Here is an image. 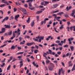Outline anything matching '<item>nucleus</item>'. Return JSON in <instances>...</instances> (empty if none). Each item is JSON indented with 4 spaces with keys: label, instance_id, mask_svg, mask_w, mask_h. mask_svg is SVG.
I'll use <instances>...</instances> for the list:
<instances>
[{
    "label": "nucleus",
    "instance_id": "obj_44",
    "mask_svg": "<svg viewBox=\"0 0 75 75\" xmlns=\"http://www.w3.org/2000/svg\"><path fill=\"white\" fill-rule=\"evenodd\" d=\"M30 38V37L29 36H25V38Z\"/></svg>",
    "mask_w": 75,
    "mask_h": 75
},
{
    "label": "nucleus",
    "instance_id": "obj_62",
    "mask_svg": "<svg viewBox=\"0 0 75 75\" xmlns=\"http://www.w3.org/2000/svg\"><path fill=\"white\" fill-rule=\"evenodd\" d=\"M64 14V12H60V15H62V14Z\"/></svg>",
    "mask_w": 75,
    "mask_h": 75
},
{
    "label": "nucleus",
    "instance_id": "obj_61",
    "mask_svg": "<svg viewBox=\"0 0 75 75\" xmlns=\"http://www.w3.org/2000/svg\"><path fill=\"white\" fill-rule=\"evenodd\" d=\"M52 18V16H49L48 17V18Z\"/></svg>",
    "mask_w": 75,
    "mask_h": 75
},
{
    "label": "nucleus",
    "instance_id": "obj_14",
    "mask_svg": "<svg viewBox=\"0 0 75 75\" xmlns=\"http://www.w3.org/2000/svg\"><path fill=\"white\" fill-rule=\"evenodd\" d=\"M49 19L48 18H46L44 20V23L46 24V21L49 20Z\"/></svg>",
    "mask_w": 75,
    "mask_h": 75
},
{
    "label": "nucleus",
    "instance_id": "obj_50",
    "mask_svg": "<svg viewBox=\"0 0 75 75\" xmlns=\"http://www.w3.org/2000/svg\"><path fill=\"white\" fill-rule=\"evenodd\" d=\"M35 43L34 42H32V43H30V45H33V44H34Z\"/></svg>",
    "mask_w": 75,
    "mask_h": 75
},
{
    "label": "nucleus",
    "instance_id": "obj_64",
    "mask_svg": "<svg viewBox=\"0 0 75 75\" xmlns=\"http://www.w3.org/2000/svg\"><path fill=\"white\" fill-rule=\"evenodd\" d=\"M72 13H74V14L75 13V9H74L72 11Z\"/></svg>",
    "mask_w": 75,
    "mask_h": 75
},
{
    "label": "nucleus",
    "instance_id": "obj_41",
    "mask_svg": "<svg viewBox=\"0 0 75 75\" xmlns=\"http://www.w3.org/2000/svg\"><path fill=\"white\" fill-rule=\"evenodd\" d=\"M4 19H5L6 20H8V17L6 16Z\"/></svg>",
    "mask_w": 75,
    "mask_h": 75
},
{
    "label": "nucleus",
    "instance_id": "obj_32",
    "mask_svg": "<svg viewBox=\"0 0 75 75\" xmlns=\"http://www.w3.org/2000/svg\"><path fill=\"white\" fill-rule=\"evenodd\" d=\"M40 38L41 40H44V36H42V37H40Z\"/></svg>",
    "mask_w": 75,
    "mask_h": 75
},
{
    "label": "nucleus",
    "instance_id": "obj_36",
    "mask_svg": "<svg viewBox=\"0 0 75 75\" xmlns=\"http://www.w3.org/2000/svg\"><path fill=\"white\" fill-rule=\"evenodd\" d=\"M13 19H14V18L13 17V16H12L10 17V18L9 20H13Z\"/></svg>",
    "mask_w": 75,
    "mask_h": 75
},
{
    "label": "nucleus",
    "instance_id": "obj_58",
    "mask_svg": "<svg viewBox=\"0 0 75 75\" xmlns=\"http://www.w3.org/2000/svg\"><path fill=\"white\" fill-rule=\"evenodd\" d=\"M23 62L21 60V62H19V63L20 64H23Z\"/></svg>",
    "mask_w": 75,
    "mask_h": 75
},
{
    "label": "nucleus",
    "instance_id": "obj_60",
    "mask_svg": "<svg viewBox=\"0 0 75 75\" xmlns=\"http://www.w3.org/2000/svg\"><path fill=\"white\" fill-rule=\"evenodd\" d=\"M28 72H29V70L28 69V70H27V71H26L27 75V74H28Z\"/></svg>",
    "mask_w": 75,
    "mask_h": 75
},
{
    "label": "nucleus",
    "instance_id": "obj_5",
    "mask_svg": "<svg viewBox=\"0 0 75 75\" xmlns=\"http://www.w3.org/2000/svg\"><path fill=\"white\" fill-rule=\"evenodd\" d=\"M56 43H59V44H58L59 45H60V46H62V45L61 43L60 42V41L59 40H57L55 42Z\"/></svg>",
    "mask_w": 75,
    "mask_h": 75
},
{
    "label": "nucleus",
    "instance_id": "obj_59",
    "mask_svg": "<svg viewBox=\"0 0 75 75\" xmlns=\"http://www.w3.org/2000/svg\"><path fill=\"white\" fill-rule=\"evenodd\" d=\"M18 59H13L12 61V62H14V61H16V60H17Z\"/></svg>",
    "mask_w": 75,
    "mask_h": 75
},
{
    "label": "nucleus",
    "instance_id": "obj_37",
    "mask_svg": "<svg viewBox=\"0 0 75 75\" xmlns=\"http://www.w3.org/2000/svg\"><path fill=\"white\" fill-rule=\"evenodd\" d=\"M34 53L35 54H37V52H38V50H34Z\"/></svg>",
    "mask_w": 75,
    "mask_h": 75
},
{
    "label": "nucleus",
    "instance_id": "obj_7",
    "mask_svg": "<svg viewBox=\"0 0 75 75\" xmlns=\"http://www.w3.org/2000/svg\"><path fill=\"white\" fill-rule=\"evenodd\" d=\"M22 11L24 13V14H27V10H26V9H23Z\"/></svg>",
    "mask_w": 75,
    "mask_h": 75
},
{
    "label": "nucleus",
    "instance_id": "obj_25",
    "mask_svg": "<svg viewBox=\"0 0 75 75\" xmlns=\"http://www.w3.org/2000/svg\"><path fill=\"white\" fill-rule=\"evenodd\" d=\"M61 71H62V74H64V70L62 68H61Z\"/></svg>",
    "mask_w": 75,
    "mask_h": 75
},
{
    "label": "nucleus",
    "instance_id": "obj_24",
    "mask_svg": "<svg viewBox=\"0 0 75 75\" xmlns=\"http://www.w3.org/2000/svg\"><path fill=\"white\" fill-rule=\"evenodd\" d=\"M23 53H24V52H19L17 53V55H19V54H23Z\"/></svg>",
    "mask_w": 75,
    "mask_h": 75
},
{
    "label": "nucleus",
    "instance_id": "obj_15",
    "mask_svg": "<svg viewBox=\"0 0 75 75\" xmlns=\"http://www.w3.org/2000/svg\"><path fill=\"white\" fill-rule=\"evenodd\" d=\"M26 21L28 23H29L30 21V18H28V20Z\"/></svg>",
    "mask_w": 75,
    "mask_h": 75
},
{
    "label": "nucleus",
    "instance_id": "obj_4",
    "mask_svg": "<svg viewBox=\"0 0 75 75\" xmlns=\"http://www.w3.org/2000/svg\"><path fill=\"white\" fill-rule=\"evenodd\" d=\"M20 17V15H18L17 16H15V19L16 21H18L17 19Z\"/></svg>",
    "mask_w": 75,
    "mask_h": 75
},
{
    "label": "nucleus",
    "instance_id": "obj_63",
    "mask_svg": "<svg viewBox=\"0 0 75 75\" xmlns=\"http://www.w3.org/2000/svg\"><path fill=\"white\" fill-rule=\"evenodd\" d=\"M48 24H52V22L51 21H50L49 22Z\"/></svg>",
    "mask_w": 75,
    "mask_h": 75
},
{
    "label": "nucleus",
    "instance_id": "obj_35",
    "mask_svg": "<svg viewBox=\"0 0 75 75\" xmlns=\"http://www.w3.org/2000/svg\"><path fill=\"white\" fill-rule=\"evenodd\" d=\"M24 6L25 7V8H27V7H28V5H27V4H25L24 5Z\"/></svg>",
    "mask_w": 75,
    "mask_h": 75
},
{
    "label": "nucleus",
    "instance_id": "obj_51",
    "mask_svg": "<svg viewBox=\"0 0 75 75\" xmlns=\"http://www.w3.org/2000/svg\"><path fill=\"white\" fill-rule=\"evenodd\" d=\"M74 14L75 13L74 12L71 13V16H72V17H73V16H74Z\"/></svg>",
    "mask_w": 75,
    "mask_h": 75
},
{
    "label": "nucleus",
    "instance_id": "obj_42",
    "mask_svg": "<svg viewBox=\"0 0 75 75\" xmlns=\"http://www.w3.org/2000/svg\"><path fill=\"white\" fill-rule=\"evenodd\" d=\"M29 7H32V4L31 2L29 3Z\"/></svg>",
    "mask_w": 75,
    "mask_h": 75
},
{
    "label": "nucleus",
    "instance_id": "obj_1",
    "mask_svg": "<svg viewBox=\"0 0 75 75\" xmlns=\"http://www.w3.org/2000/svg\"><path fill=\"white\" fill-rule=\"evenodd\" d=\"M74 40V38H69L68 39V41H69V44H72V42L71 41H72Z\"/></svg>",
    "mask_w": 75,
    "mask_h": 75
},
{
    "label": "nucleus",
    "instance_id": "obj_52",
    "mask_svg": "<svg viewBox=\"0 0 75 75\" xmlns=\"http://www.w3.org/2000/svg\"><path fill=\"white\" fill-rule=\"evenodd\" d=\"M73 65L72 64H69V67H72Z\"/></svg>",
    "mask_w": 75,
    "mask_h": 75
},
{
    "label": "nucleus",
    "instance_id": "obj_46",
    "mask_svg": "<svg viewBox=\"0 0 75 75\" xmlns=\"http://www.w3.org/2000/svg\"><path fill=\"white\" fill-rule=\"evenodd\" d=\"M50 65H51V66H52V67H54V65L53 63H50Z\"/></svg>",
    "mask_w": 75,
    "mask_h": 75
},
{
    "label": "nucleus",
    "instance_id": "obj_9",
    "mask_svg": "<svg viewBox=\"0 0 75 75\" xmlns=\"http://www.w3.org/2000/svg\"><path fill=\"white\" fill-rule=\"evenodd\" d=\"M70 47L71 50L72 51H74V47L72 46H70Z\"/></svg>",
    "mask_w": 75,
    "mask_h": 75
},
{
    "label": "nucleus",
    "instance_id": "obj_23",
    "mask_svg": "<svg viewBox=\"0 0 75 75\" xmlns=\"http://www.w3.org/2000/svg\"><path fill=\"white\" fill-rule=\"evenodd\" d=\"M64 28V25H62L61 27L59 28L60 30H62Z\"/></svg>",
    "mask_w": 75,
    "mask_h": 75
},
{
    "label": "nucleus",
    "instance_id": "obj_20",
    "mask_svg": "<svg viewBox=\"0 0 75 75\" xmlns=\"http://www.w3.org/2000/svg\"><path fill=\"white\" fill-rule=\"evenodd\" d=\"M15 46H14V45H13L11 47V50H14V49H15Z\"/></svg>",
    "mask_w": 75,
    "mask_h": 75
},
{
    "label": "nucleus",
    "instance_id": "obj_21",
    "mask_svg": "<svg viewBox=\"0 0 75 75\" xmlns=\"http://www.w3.org/2000/svg\"><path fill=\"white\" fill-rule=\"evenodd\" d=\"M50 60H47L46 61V65H47L48 64H49V63H50Z\"/></svg>",
    "mask_w": 75,
    "mask_h": 75
},
{
    "label": "nucleus",
    "instance_id": "obj_3",
    "mask_svg": "<svg viewBox=\"0 0 75 75\" xmlns=\"http://www.w3.org/2000/svg\"><path fill=\"white\" fill-rule=\"evenodd\" d=\"M71 8H72V7H71V6H70L68 7V6H67L66 7L67 11H69Z\"/></svg>",
    "mask_w": 75,
    "mask_h": 75
},
{
    "label": "nucleus",
    "instance_id": "obj_57",
    "mask_svg": "<svg viewBox=\"0 0 75 75\" xmlns=\"http://www.w3.org/2000/svg\"><path fill=\"white\" fill-rule=\"evenodd\" d=\"M24 9L22 8H19V9H20L21 10V11H23V10Z\"/></svg>",
    "mask_w": 75,
    "mask_h": 75
},
{
    "label": "nucleus",
    "instance_id": "obj_31",
    "mask_svg": "<svg viewBox=\"0 0 75 75\" xmlns=\"http://www.w3.org/2000/svg\"><path fill=\"white\" fill-rule=\"evenodd\" d=\"M5 5H6V4H1V5H0V7H4V6H5Z\"/></svg>",
    "mask_w": 75,
    "mask_h": 75
},
{
    "label": "nucleus",
    "instance_id": "obj_33",
    "mask_svg": "<svg viewBox=\"0 0 75 75\" xmlns=\"http://www.w3.org/2000/svg\"><path fill=\"white\" fill-rule=\"evenodd\" d=\"M11 67V65H9L7 68V70L8 71V70H9L10 69V67Z\"/></svg>",
    "mask_w": 75,
    "mask_h": 75
},
{
    "label": "nucleus",
    "instance_id": "obj_11",
    "mask_svg": "<svg viewBox=\"0 0 75 75\" xmlns=\"http://www.w3.org/2000/svg\"><path fill=\"white\" fill-rule=\"evenodd\" d=\"M45 4H44V6H47V4H49V2L47 1H45Z\"/></svg>",
    "mask_w": 75,
    "mask_h": 75
},
{
    "label": "nucleus",
    "instance_id": "obj_10",
    "mask_svg": "<svg viewBox=\"0 0 75 75\" xmlns=\"http://www.w3.org/2000/svg\"><path fill=\"white\" fill-rule=\"evenodd\" d=\"M58 6V4H55L54 5H53V7H52V8H56V7H57Z\"/></svg>",
    "mask_w": 75,
    "mask_h": 75
},
{
    "label": "nucleus",
    "instance_id": "obj_26",
    "mask_svg": "<svg viewBox=\"0 0 75 75\" xmlns=\"http://www.w3.org/2000/svg\"><path fill=\"white\" fill-rule=\"evenodd\" d=\"M2 1V3H7V1H6V0H1Z\"/></svg>",
    "mask_w": 75,
    "mask_h": 75
},
{
    "label": "nucleus",
    "instance_id": "obj_19",
    "mask_svg": "<svg viewBox=\"0 0 75 75\" xmlns=\"http://www.w3.org/2000/svg\"><path fill=\"white\" fill-rule=\"evenodd\" d=\"M28 8L29 9H30V10H34V9L35 8L33 7V8H31L30 7H28Z\"/></svg>",
    "mask_w": 75,
    "mask_h": 75
},
{
    "label": "nucleus",
    "instance_id": "obj_2",
    "mask_svg": "<svg viewBox=\"0 0 75 75\" xmlns=\"http://www.w3.org/2000/svg\"><path fill=\"white\" fill-rule=\"evenodd\" d=\"M4 27H5V28H8V29H10L11 27L10 24H9V25H4Z\"/></svg>",
    "mask_w": 75,
    "mask_h": 75
},
{
    "label": "nucleus",
    "instance_id": "obj_30",
    "mask_svg": "<svg viewBox=\"0 0 75 75\" xmlns=\"http://www.w3.org/2000/svg\"><path fill=\"white\" fill-rule=\"evenodd\" d=\"M36 58L37 59H39L40 58V55H37L36 56Z\"/></svg>",
    "mask_w": 75,
    "mask_h": 75
},
{
    "label": "nucleus",
    "instance_id": "obj_29",
    "mask_svg": "<svg viewBox=\"0 0 75 75\" xmlns=\"http://www.w3.org/2000/svg\"><path fill=\"white\" fill-rule=\"evenodd\" d=\"M64 16L65 17H66L67 18L69 17V16L67 14H64Z\"/></svg>",
    "mask_w": 75,
    "mask_h": 75
},
{
    "label": "nucleus",
    "instance_id": "obj_45",
    "mask_svg": "<svg viewBox=\"0 0 75 75\" xmlns=\"http://www.w3.org/2000/svg\"><path fill=\"white\" fill-rule=\"evenodd\" d=\"M58 1L57 0H52V3H54V2H57Z\"/></svg>",
    "mask_w": 75,
    "mask_h": 75
},
{
    "label": "nucleus",
    "instance_id": "obj_16",
    "mask_svg": "<svg viewBox=\"0 0 75 75\" xmlns=\"http://www.w3.org/2000/svg\"><path fill=\"white\" fill-rule=\"evenodd\" d=\"M43 57H45L46 59L48 60V59L47 58V57H46V55L45 54V53H44L43 54Z\"/></svg>",
    "mask_w": 75,
    "mask_h": 75
},
{
    "label": "nucleus",
    "instance_id": "obj_8",
    "mask_svg": "<svg viewBox=\"0 0 75 75\" xmlns=\"http://www.w3.org/2000/svg\"><path fill=\"white\" fill-rule=\"evenodd\" d=\"M42 13V11H38L36 13V14H38Z\"/></svg>",
    "mask_w": 75,
    "mask_h": 75
},
{
    "label": "nucleus",
    "instance_id": "obj_13",
    "mask_svg": "<svg viewBox=\"0 0 75 75\" xmlns=\"http://www.w3.org/2000/svg\"><path fill=\"white\" fill-rule=\"evenodd\" d=\"M34 22L33 21L31 23V27H34Z\"/></svg>",
    "mask_w": 75,
    "mask_h": 75
},
{
    "label": "nucleus",
    "instance_id": "obj_27",
    "mask_svg": "<svg viewBox=\"0 0 75 75\" xmlns=\"http://www.w3.org/2000/svg\"><path fill=\"white\" fill-rule=\"evenodd\" d=\"M11 34H12V31H10L9 33H8V35H11Z\"/></svg>",
    "mask_w": 75,
    "mask_h": 75
},
{
    "label": "nucleus",
    "instance_id": "obj_56",
    "mask_svg": "<svg viewBox=\"0 0 75 75\" xmlns=\"http://www.w3.org/2000/svg\"><path fill=\"white\" fill-rule=\"evenodd\" d=\"M28 46H30V43H28L26 44Z\"/></svg>",
    "mask_w": 75,
    "mask_h": 75
},
{
    "label": "nucleus",
    "instance_id": "obj_6",
    "mask_svg": "<svg viewBox=\"0 0 75 75\" xmlns=\"http://www.w3.org/2000/svg\"><path fill=\"white\" fill-rule=\"evenodd\" d=\"M74 28L73 31H75V26H71L70 27V29L71 30V31H72V28Z\"/></svg>",
    "mask_w": 75,
    "mask_h": 75
},
{
    "label": "nucleus",
    "instance_id": "obj_40",
    "mask_svg": "<svg viewBox=\"0 0 75 75\" xmlns=\"http://www.w3.org/2000/svg\"><path fill=\"white\" fill-rule=\"evenodd\" d=\"M26 59L27 60V61H28V62H29L30 61V59H29V58L28 57L26 58Z\"/></svg>",
    "mask_w": 75,
    "mask_h": 75
},
{
    "label": "nucleus",
    "instance_id": "obj_17",
    "mask_svg": "<svg viewBox=\"0 0 75 75\" xmlns=\"http://www.w3.org/2000/svg\"><path fill=\"white\" fill-rule=\"evenodd\" d=\"M33 1V0H28V1H26L27 3H29V2H30V3H31Z\"/></svg>",
    "mask_w": 75,
    "mask_h": 75
},
{
    "label": "nucleus",
    "instance_id": "obj_43",
    "mask_svg": "<svg viewBox=\"0 0 75 75\" xmlns=\"http://www.w3.org/2000/svg\"><path fill=\"white\" fill-rule=\"evenodd\" d=\"M35 61L33 62V64L35 67V66H36V64H35Z\"/></svg>",
    "mask_w": 75,
    "mask_h": 75
},
{
    "label": "nucleus",
    "instance_id": "obj_55",
    "mask_svg": "<svg viewBox=\"0 0 75 75\" xmlns=\"http://www.w3.org/2000/svg\"><path fill=\"white\" fill-rule=\"evenodd\" d=\"M43 24H44V21H42L41 23V25H43Z\"/></svg>",
    "mask_w": 75,
    "mask_h": 75
},
{
    "label": "nucleus",
    "instance_id": "obj_53",
    "mask_svg": "<svg viewBox=\"0 0 75 75\" xmlns=\"http://www.w3.org/2000/svg\"><path fill=\"white\" fill-rule=\"evenodd\" d=\"M71 23H70V22H67V25H68V26L70 25V24Z\"/></svg>",
    "mask_w": 75,
    "mask_h": 75
},
{
    "label": "nucleus",
    "instance_id": "obj_38",
    "mask_svg": "<svg viewBox=\"0 0 75 75\" xmlns=\"http://www.w3.org/2000/svg\"><path fill=\"white\" fill-rule=\"evenodd\" d=\"M33 40H34V41H38V39H35V38H33Z\"/></svg>",
    "mask_w": 75,
    "mask_h": 75
},
{
    "label": "nucleus",
    "instance_id": "obj_48",
    "mask_svg": "<svg viewBox=\"0 0 75 75\" xmlns=\"http://www.w3.org/2000/svg\"><path fill=\"white\" fill-rule=\"evenodd\" d=\"M13 10H14V12H16V11H17V9H16V8H13Z\"/></svg>",
    "mask_w": 75,
    "mask_h": 75
},
{
    "label": "nucleus",
    "instance_id": "obj_34",
    "mask_svg": "<svg viewBox=\"0 0 75 75\" xmlns=\"http://www.w3.org/2000/svg\"><path fill=\"white\" fill-rule=\"evenodd\" d=\"M15 32H13V37H16V35H15Z\"/></svg>",
    "mask_w": 75,
    "mask_h": 75
},
{
    "label": "nucleus",
    "instance_id": "obj_18",
    "mask_svg": "<svg viewBox=\"0 0 75 75\" xmlns=\"http://www.w3.org/2000/svg\"><path fill=\"white\" fill-rule=\"evenodd\" d=\"M6 28H3L1 29V31H2L4 33H5V31H6Z\"/></svg>",
    "mask_w": 75,
    "mask_h": 75
},
{
    "label": "nucleus",
    "instance_id": "obj_39",
    "mask_svg": "<svg viewBox=\"0 0 75 75\" xmlns=\"http://www.w3.org/2000/svg\"><path fill=\"white\" fill-rule=\"evenodd\" d=\"M63 47L65 48H68V45H64Z\"/></svg>",
    "mask_w": 75,
    "mask_h": 75
},
{
    "label": "nucleus",
    "instance_id": "obj_28",
    "mask_svg": "<svg viewBox=\"0 0 75 75\" xmlns=\"http://www.w3.org/2000/svg\"><path fill=\"white\" fill-rule=\"evenodd\" d=\"M48 51L49 52V54H52V51L50 49H49L48 50Z\"/></svg>",
    "mask_w": 75,
    "mask_h": 75
},
{
    "label": "nucleus",
    "instance_id": "obj_54",
    "mask_svg": "<svg viewBox=\"0 0 75 75\" xmlns=\"http://www.w3.org/2000/svg\"><path fill=\"white\" fill-rule=\"evenodd\" d=\"M19 32H20V30L18 28L17 30V33H18Z\"/></svg>",
    "mask_w": 75,
    "mask_h": 75
},
{
    "label": "nucleus",
    "instance_id": "obj_12",
    "mask_svg": "<svg viewBox=\"0 0 75 75\" xmlns=\"http://www.w3.org/2000/svg\"><path fill=\"white\" fill-rule=\"evenodd\" d=\"M51 36H48V38H46V40L47 41H49V40H50V38H51Z\"/></svg>",
    "mask_w": 75,
    "mask_h": 75
},
{
    "label": "nucleus",
    "instance_id": "obj_49",
    "mask_svg": "<svg viewBox=\"0 0 75 75\" xmlns=\"http://www.w3.org/2000/svg\"><path fill=\"white\" fill-rule=\"evenodd\" d=\"M17 48L18 49V50H21V47H18Z\"/></svg>",
    "mask_w": 75,
    "mask_h": 75
},
{
    "label": "nucleus",
    "instance_id": "obj_47",
    "mask_svg": "<svg viewBox=\"0 0 75 75\" xmlns=\"http://www.w3.org/2000/svg\"><path fill=\"white\" fill-rule=\"evenodd\" d=\"M58 74L59 75H61V69H59Z\"/></svg>",
    "mask_w": 75,
    "mask_h": 75
},
{
    "label": "nucleus",
    "instance_id": "obj_22",
    "mask_svg": "<svg viewBox=\"0 0 75 75\" xmlns=\"http://www.w3.org/2000/svg\"><path fill=\"white\" fill-rule=\"evenodd\" d=\"M50 71H52V68L51 66H49L48 67Z\"/></svg>",
    "mask_w": 75,
    "mask_h": 75
}]
</instances>
